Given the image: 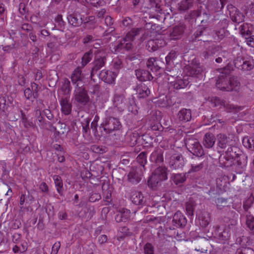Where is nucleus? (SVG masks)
<instances>
[{
    "label": "nucleus",
    "mask_w": 254,
    "mask_h": 254,
    "mask_svg": "<svg viewBox=\"0 0 254 254\" xmlns=\"http://www.w3.org/2000/svg\"><path fill=\"white\" fill-rule=\"evenodd\" d=\"M167 168L165 166L157 168L148 180V186L152 189L155 188L163 181L167 179Z\"/></svg>",
    "instance_id": "nucleus-1"
},
{
    "label": "nucleus",
    "mask_w": 254,
    "mask_h": 254,
    "mask_svg": "<svg viewBox=\"0 0 254 254\" xmlns=\"http://www.w3.org/2000/svg\"><path fill=\"white\" fill-rule=\"evenodd\" d=\"M94 59L92 63L90 76L92 78L97 72L105 66L107 62V54L104 50H97L94 52Z\"/></svg>",
    "instance_id": "nucleus-2"
},
{
    "label": "nucleus",
    "mask_w": 254,
    "mask_h": 254,
    "mask_svg": "<svg viewBox=\"0 0 254 254\" xmlns=\"http://www.w3.org/2000/svg\"><path fill=\"white\" fill-rule=\"evenodd\" d=\"M121 127L122 125L119 119L111 116L106 117L100 126V127L103 128L106 134L118 130Z\"/></svg>",
    "instance_id": "nucleus-3"
},
{
    "label": "nucleus",
    "mask_w": 254,
    "mask_h": 254,
    "mask_svg": "<svg viewBox=\"0 0 254 254\" xmlns=\"http://www.w3.org/2000/svg\"><path fill=\"white\" fill-rule=\"evenodd\" d=\"M188 150L195 156H202L204 151L202 146L197 139L194 138H187L185 140Z\"/></svg>",
    "instance_id": "nucleus-4"
},
{
    "label": "nucleus",
    "mask_w": 254,
    "mask_h": 254,
    "mask_svg": "<svg viewBox=\"0 0 254 254\" xmlns=\"http://www.w3.org/2000/svg\"><path fill=\"white\" fill-rule=\"evenodd\" d=\"M74 94L75 100L80 104L85 105L89 101V97L85 88L79 86L78 84L75 87Z\"/></svg>",
    "instance_id": "nucleus-5"
},
{
    "label": "nucleus",
    "mask_w": 254,
    "mask_h": 254,
    "mask_svg": "<svg viewBox=\"0 0 254 254\" xmlns=\"http://www.w3.org/2000/svg\"><path fill=\"white\" fill-rule=\"evenodd\" d=\"M229 210L227 211V214L223 217L224 222L228 224V227L229 229L233 231L236 230V225H237L238 214L234 210Z\"/></svg>",
    "instance_id": "nucleus-6"
},
{
    "label": "nucleus",
    "mask_w": 254,
    "mask_h": 254,
    "mask_svg": "<svg viewBox=\"0 0 254 254\" xmlns=\"http://www.w3.org/2000/svg\"><path fill=\"white\" fill-rule=\"evenodd\" d=\"M225 68L223 69L222 74L219 76L218 79L216 80V85L221 90L231 91H232V88L229 87L230 85L228 83L229 79L226 75L227 72L225 71Z\"/></svg>",
    "instance_id": "nucleus-7"
},
{
    "label": "nucleus",
    "mask_w": 254,
    "mask_h": 254,
    "mask_svg": "<svg viewBox=\"0 0 254 254\" xmlns=\"http://www.w3.org/2000/svg\"><path fill=\"white\" fill-rule=\"evenodd\" d=\"M141 177V168L132 167L127 175V180L132 184H137L140 181Z\"/></svg>",
    "instance_id": "nucleus-8"
},
{
    "label": "nucleus",
    "mask_w": 254,
    "mask_h": 254,
    "mask_svg": "<svg viewBox=\"0 0 254 254\" xmlns=\"http://www.w3.org/2000/svg\"><path fill=\"white\" fill-rule=\"evenodd\" d=\"M186 70L188 75L197 76L203 72V67L200 65V63L192 61L190 65L186 66Z\"/></svg>",
    "instance_id": "nucleus-9"
},
{
    "label": "nucleus",
    "mask_w": 254,
    "mask_h": 254,
    "mask_svg": "<svg viewBox=\"0 0 254 254\" xmlns=\"http://www.w3.org/2000/svg\"><path fill=\"white\" fill-rule=\"evenodd\" d=\"M186 26L183 23H180L173 27L169 31V36L171 40L180 39L183 34Z\"/></svg>",
    "instance_id": "nucleus-10"
},
{
    "label": "nucleus",
    "mask_w": 254,
    "mask_h": 254,
    "mask_svg": "<svg viewBox=\"0 0 254 254\" xmlns=\"http://www.w3.org/2000/svg\"><path fill=\"white\" fill-rule=\"evenodd\" d=\"M184 164L185 161L182 154H175L171 156L169 165L172 169H181L184 166Z\"/></svg>",
    "instance_id": "nucleus-11"
},
{
    "label": "nucleus",
    "mask_w": 254,
    "mask_h": 254,
    "mask_svg": "<svg viewBox=\"0 0 254 254\" xmlns=\"http://www.w3.org/2000/svg\"><path fill=\"white\" fill-rule=\"evenodd\" d=\"M232 140L230 138L224 133H219L217 135L216 142L218 148L224 149L230 146Z\"/></svg>",
    "instance_id": "nucleus-12"
},
{
    "label": "nucleus",
    "mask_w": 254,
    "mask_h": 254,
    "mask_svg": "<svg viewBox=\"0 0 254 254\" xmlns=\"http://www.w3.org/2000/svg\"><path fill=\"white\" fill-rule=\"evenodd\" d=\"M117 76L116 72L110 70H102L99 74V77L102 80L109 84L114 83Z\"/></svg>",
    "instance_id": "nucleus-13"
},
{
    "label": "nucleus",
    "mask_w": 254,
    "mask_h": 254,
    "mask_svg": "<svg viewBox=\"0 0 254 254\" xmlns=\"http://www.w3.org/2000/svg\"><path fill=\"white\" fill-rule=\"evenodd\" d=\"M204 157L202 156H195L192 157L190 160L191 172H197L203 168Z\"/></svg>",
    "instance_id": "nucleus-14"
},
{
    "label": "nucleus",
    "mask_w": 254,
    "mask_h": 254,
    "mask_svg": "<svg viewBox=\"0 0 254 254\" xmlns=\"http://www.w3.org/2000/svg\"><path fill=\"white\" fill-rule=\"evenodd\" d=\"M187 222V219L180 211H178L175 213L172 220L174 226L183 228L186 226Z\"/></svg>",
    "instance_id": "nucleus-15"
},
{
    "label": "nucleus",
    "mask_w": 254,
    "mask_h": 254,
    "mask_svg": "<svg viewBox=\"0 0 254 254\" xmlns=\"http://www.w3.org/2000/svg\"><path fill=\"white\" fill-rule=\"evenodd\" d=\"M60 102L62 113L65 115L70 114L71 111L72 105L69 102V96H63Z\"/></svg>",
    "instance_id": "nucleus-16"
},
{
    "label": "nucleus",
    "mask_w": 254,
    "mask_h": 254,
    "mask_svg": "<svg viewBox=\"0 0 254 254\" xmlns=\"http://www.w3.org/2000/svg\"><path fill=\"white\" fill-rule=\"evenodd\" d=\"M162 62L159 60L154 58H151L148 60L146 63L147 67L152 72H158L161 68Z\"/></svg>",
    "instance_id": "nucleus-17"
},
{
    "label": "nucleus",
    "mask_w": 254,
    "mask_h": 254,
    "mask_svg": "<svg viewBox=\"0 0 254 254\" xmlns=\"http://www.w3.org/2000/svg\"><path fill=\"white\" fill-rule=\"evenodd\" d=\"M50 130L54 132L55 136L57 137L60 136L64 134L67 131L68 129L65 123H61L59 121L56 127L51 125Z\"/></svg>",
    "instance_id": "nucleus-18"
},
{
    "label": "nucleus",
    "mask_w": 254,
    "mask_h": 254,
    "mask_svg": "<svg viewBox=\"0 0 254 254\" xmlns=\"http://www.w3.org/2000/svg\"><path fill=\"white\" fill-rule=\"evenodd\" d=\"M163 150L159 148H155L154 151L151 153L150 160L156 164H159L164 161Z\"/></svg>",
    "instance_id": "nucleus-19"
},
{
    "label": "nucleus",
    "mask_w": 254,
    "mask_h": 254,
    "mask_svg": "<svg viewBox=\"0 0 254 254\" xmlns=\"http://www.w3.org/2000/svg\"><path fill=\"white\" fill-rule=\"evenodd\" d=\"M137 78L140 81H150L153 77L148 70L138 69L135 70Z\"/></svg>",
    "instance_id": "nucleus-20"
},
{
    "label": "nucleus",
    "mask_w": 254,
    "mask_h": 254,
    "mask_svg": "<svg viewBox=\"0 0 254 254\" xmlns=\"http://www.w3.org/2000/svg\"><path fill=\"white\" fill-rule=\"evenodd\" d=\"M177 118L179 121L186 123L191 119V112L190 109L183 108L177 114Z\"/></svg>",
    "instance_id": "nucleus-21"
},
{
    "label": "nucleus",
    "mask_w": 254,
    "mask_h": 254,
    "mask_svg": "<svg viewBox=\"0 0 254 254\" xmlns=\"http://www.w3.org/2000/svg\"><path fill=\"white\" fill-rule=\"evenodd\" d=\"M218 50V46H209L202 53V55L204 59L212 60L216 57V55H218L217 53Z\"/></svg>",
    "instance_id": "nucleus-22"
},
{
    "label": "nucleus",
    "mask_w": 254,
    "mask_h": 254,
    "mask_svg": "<svg viewBox=\"0 0 254 254\" xmlns=\"http://www.w3.org/2000/svg\"><path fill=\"white\" fill-rule=\"evenodd\" d=\"M216 141V138L214 134L210 132H207L203 137L202 143L205 147L210 148L214 146Z\"/></svg>",
    "instance_id": "nucleus-23"
},
{
    "label": "nucleus",
    "mask_w": 254,
    "mask_h": 254,
    "mask_svg": "<svg viewBox=\"0 0 254 254\" xmlns=\"http://www.w3.org/2000/svg\"><path fill=\"white\" fill-rule=\"evenodd\" d=\"M227 147V150L223 153L226 156L230 157L234 160L239 157H241V155L240 154L241 151L238 148L234 146H232L231 144Z\"/></svg>",
    "instance_id": "nucleus-24"
},
{
    "label": "nucleus",
    "mask_w": 254,
    "mask_h": 254,
    "mask_svg": "<svg viewBox=\"0 0 254 254\" xmlns=\"http://www.w3.org/2000/svg\"><path fill=\"white\" fill-rule=\"evenodd\" d=\"M136 94L139 98H145L148 96L150 92L148 87L144 84H140L136 86Z\"/></svg>",
    "instance_id": "nucleus-25"
},
{
    "label": "nucleus",
    "mask_w": 254,
    "mask_h": 254,
    "mask_svg": "<svg viewBox=\"0 0 254 254\" xmlns=\"http://www.w3.org/2000/svg\"><path fill=\"white\" fill-rule=\"evenodd\" d=\"M234 159L222 153L219 158V162L221 167H229L234 164Z\"/></svg>",
    "instance_id": "nucleus-26"
},
{
    "label": "nucleus",
    "mask_w": 254,
    "mask_h": 254,
    "mask_svg": "<svg viewBox=\"0 0 254 254\" xmlns=\"http://www.w3.org/2000/svg\"><path fill=\"white\" fill-rule=\"evenodd\" d=\"M165 44V42L161 39H156L150 41L147 44L148 50L150 51H155L159 48L163 47Z\"/></svg>",
    "instance_id": "nucleus-27"
},
{
    "label": "nucleus",
    "mask_w": 254,
    "mask_h": 254,
    "mask_svg": "<svg viewBox=\"0 0 254 254\" xmlns=\"http://www.w3.org/2000/svg\"><path fill=\"white\" fill-rule=\"evenodd\" d=\"M132 47V43L128 42V40L126 39V36L121 41V42L116 46L115 52H120L123 49L128 51Z\"/></svg>",
    "instance_id": "nucleus-28"
},
{
    "label": "nucleus",
    "mask_w": 254,
    "mask_h": 254,
    "mask_svg": "<svg viewBox=\"0 0 254 254\" xmlns=\"http://www.w3.org/2000/svg\"><path fill=\"white\" fill-rule=\"evenodd\" d=\"M37 103L39 104V105L35 109V114L37 116L36 121L39 122V126H42L44 123V118L41 115V109L44 106L43 101L41 99H39L36 101Z\"/></svg>",
    "instance_id": "nucleus-29"
},
{
    "label": "nucleus",
    "mask_w": 254,
    "mask_h": 254,
    "mask_svg": "<svg viewBox=\"0 0 254 254\" xmlns=\"http://www.w3.org/2000/svg\"><path fill=\"white\" fill-rule=\"evenodd\" d=\"M170 179L176 185L181 186L186 181V174H174L172 175Z\"/></svg>",
    "instance_id": "nucleus-30"
},
{
    "label": "nucleus",
    "mask_w": 254,
    "mask_h": 254,
    "mask_svg": "<svg viewBox=\"0 0 254 254\" xmlns=\"http://www.w3.org/2000/svg\"><path fill=\"white\" fill-rule=\"evenodd\" d=\"M144 29L141 27L132 28L126 34V39L128 40V42L131 43L134 40L135 37L139 35L141 33H142Z\"/></svg>",
    "instance_id": "nucleus-31"
},
{
    "label": "nucleus",
    "mask_w": 254,
    "mask_h": 254,
    "mask_svg": "<svg viewBox=\"0 0 254 254\" xmlns=\"http://www.w3.org/2000/svg\"><path fill=\"white\" fill-rule=\"evenodd\" d=\"M83 77L81 69L79 67L76 68L71 75V81L73 84H76V85L77 84L79 85L78 82L81 81Z\"/></svg>",
    "instance_id": "nucleus-32"
},
{
    "label": "nucleus",
    "mask_w": 254,
    "mask_h": 254,
    "mask_svg": "<svg viewBox=\"0 0 254 254\" xmlns=\"http://www.w3.org/2000/svg\"><path fill=\"white\" fill-rule=\"evenodd\" d=\"M131 200L136 205H143L145 202L142 194L139 191H135L132 193Z\"/></svg>",
    "instance_id": "nucleus-33"
},
{
    "label": "nucleus",
    "mask_w": 254,
    "mask_h": 254,
    "mask_svg": "<svg viewBox=\"0 0 254 254\" xmlns=\"http://www.w3.org/2000/svg\"><path fill=\"white\" fill-rule=\"evenodd\" d=\"M61 90L64 94V96H69L71 92V87L70 82L67 78H64L62 82Z\"/></svg>",
    "instance_id": "nucleus-34"
},
{
    "label": "nucleus",
    "mask_w": 254,
    "mask_h": 254,
    "mask_svg": "<svg viewBox=\"0 0 254 254\" xmlns=\"http://www.w3.org/2000/svg\"><path fill=\"white\" fill-rule=\"evenodd\" d=\"M126 99L123 94H116L114 96V105L116 107H122L126 104Z\"/></svg>",
    "instance_id": "nucleus-35"
},
{
    "label": "nucleus",
    "mask_w": 254,
    "mask_h": 254,
    "mask_svg": "<svg viewBox=\"0 0 254 254\" xmlns=\"http://www.w3.org/2000/svg\"><path fill=\"white\" fill-rule=\"evenodd\" d=\"M53 179L57 187V191L61 195H62L63 193V183L61 177L58 175H54Z\"/></svg>",
    "instance_id": "nucleus-36"
},
{
    "label": "nucleus",
    "mask_w": 254,
    "mask_h": 254,
    "mask_svg": "<svg viewBox=\"0 0 254 254\" xmlns=\"http://www.w3.org/2000/svg\"><path fill=\"white\" fill-rule=\"evenodd\" d=\"M200 225L203 227H206L210 222V214L207 212L202 213L199 217Z\"/></svg>",
    "instance_id": "nucleus-37"
},
{
    "label": "nucleus",
    "mask_w": 254,
    "mask_h": 254,
    "mask_svg": "<svg viewBox=\"0 0 254 254\" xmlns=\"http://www.w3.org/2000/svg\"><path fill=\"white\" fill-rule=\"evenodd\" d=\"M224 108H225L226 112L228 113H233L234 114L238 113L243 109V108L241 106L234 105L227 102H226Z\"/></svg>",
    "instance_id": "nucleus-38"
},
{
    "label": "nucleus",
    "mask_w": 254,
    "mask_h": 254,
    "mask_svg": "<svg viewBox=\"0 0 254 254\" xmlns=\"http://www.w3.org/2000/svg\"><path fill=\"white\" fill-rule=\"evenodd\" d=\"M228 83H229V87L232 88V91H238L240 89L241 84L237 77H231L229 78Z\"/></svg>",
    "instance_id": "nucleus-39"
},
{
    "label": "nucleus",
    "mask_w": 254,
    "mask_h": 254,
    "mask_svg": "<svg viewBox=\"0 0 254 254\" xmlns=\"http://www.w3.org/2000/svg\"><path fill=\"white\" fill-rule=\"evenodd\" d=\"M68 22L73 26H78L83 22L82 18H78L74 14H70L67 16Z\"/></svg>",
    "instance_id": "nucleus-40"
},
{
    "label": "nucleus",
    "mask_w": 254,
    "mask_h": 254,
    "mask_svg": "<svg viewBox=\"0 0 254 254\" xmlns=\"http://www.w3.org/2000/svg\"><path fill=\"white\" fill-rule=\"evenodd\" d=\"M171 84H172L174 88L176 89H180L186 87L189 84V81L186 79L178 78L175 81L172 82Z\"/></svg>",
    "instance_id": "nucleus-41"
},
{
    "label": "nucleus",
    "mask_w": 254,
    "mask_h": 254,
    "mask_svg": "<svg viewBox=\"0 0 254 254\" xmlns=\"http://www.w3.org/2000/svg\"><path fill=\"white\" fill-rule=\"evenodd\" d=\"M112 65L113 67V72H116L117 74L119 70L123 67V64L122 60L118 58H114L112 62Z\"/></svg>",
    "instance_id": "nucleus-42"
},
{
    "label": "nucleus",
    "mask_w": 254,
    "mask_h": 254,
    "mask_svg": "<svg viewBox=\"0 0 254 254\" xmlns=\"http://www.w3.org/2000/svg\"><path fill=\"white\" fill-rule=\"evenodd\" d=\"M243 144L246 148L254 150V135L250 137H244L243 140Z\"/></svg>",
    "instance_id": "nucleus-43"
},
{
    "label": "nucleus",
    "mask_w": 254,
    "mask_h": 254,
    "mask_svg": "<svg viewBox=\"0 0 254 254\" xmlns=\"http://www.w3.org/2000/svg\"><path fill=\"white\" fill-rule=\"evenodd\" d=\"M246 223L247 227L254 234V217L250 213L246 215Z\"/></svg>",
    "instance_id": "nucleus-44"
},
{
    "label": "nucleus",
    "mask_w": 254,
    "mask_h": 254,
    "mask_svg": "<svg viewBox=\"0 0 254 254\" xmlns=\"http://www.w3.org/2000/svg\"><path fill=\"white\" fill-rule=\"evenodd\" d=\"M196 204L193 200H189L186 203V210L187 214L190 216H193Z\"/></svg>",
    "instance_id": "nucleus-45"
},
{
    "label": "nucleus",
    "mask_w": 254,
    "mask_h": 254,
    "mask_svg": "<svg viewBox=\"0 0 254 254\" xmlns=\"http://www.w3.org/2000/svg\"><path fill=\"white\" fill-rule=\"evenodd\" d=\"M192 3V0H182L179 3V9L182 11L187 10L191 6Z\"/></svg>",
    "instance_id": "nucleus-46"
},
{
    "label": "nucleus",
    "mask_w": 254,
    "mask_h": 254,
    "mask_svg": "<svg viewBox=\"0 0 254 254\" xmlns=\"http://www.w3.org/2000/svg\"><path fill=\"white\" fill-rule=\"evenodd\" d=\"M147 152H142L140 153L136 158L137 162L143 168L144 167L145 165L147 163Z\"/></svg>",
    "instance_id": "nucleus-47"
},
{
    "label": "nucleus",
    "mask_w": 254,
    "mask_h": 254,
    "mask_svg": "<svg viewBox=\"0 0 254 254\" xmlns=\"http://www.w3.org/2000/svg\"><path fill=\"white\" fill-rule=\"evenodd\" d=\"M92 52L90 50L85 53L82 58L81 64L83 66H85L92 59Z\"/></svg>",
    "instance_id": "nucleus-48"
},
{
    "label": "nucleus",
    "mask_w": 254,
    "mask_h": 254,
    "mask_svg": "<svg viewBox=\"0 0 254 254\" xmlns=\"http://www.w3.org/2000/svg\"><path fill=\"white\" fill-rule=\"evenodd\" d=\"M90 122V119L86 118L82 122V127L83 129V133L84 135L88 134L90 133L89 124Z\"/></svg>",
    "instance_id": "nucleus-49"
},
{
    "label": "nucleus",
    "mask_w": 254,
    "mask_h": 254,
    "mask_svg": "<svg viewBox=\"0 0 254 254\" xmlns=\"http://www.w3.org/2000/svg\"><path fill=\"white\" fill-rule=\"evenodd\" d=\"M211 102L214 105L215 107H218L219 108H221L222 107H224L226 102L221 100L218 97H215L211 99Z\"/></svg>",
    "instance_id": "nucleus-50"
},
{
    "label": "nucleus",
    "mask_w": 254,
    "mask_h": 254,
    "mask_svg": "<svg viewBox=\"0 0 254 254\" xmlns=\"http://www.w3.org/2000/svg\"><path fill=\"white\" fill-rule=\"evenodd\" d=\"M31 90L33 92V97L35 99H37L39 96L38 92L41 87L36 83L33 82L31 85Z\"/></svg>",
    "instance_id": "nucleus-51"
},
{
    "label": "nucleus",
    "mask_w": 254,
    "mask_h": 254,
    "mask_svg": "<svg viewBox=\"0 0 254 254\" xmlns=\"http://www.w3.org/2000/svg\"><path fill=\"white\" fill-rule=\"evenodd\" d=\"M254 202V197L250 196L244 202L243 207L245 211H247L252 206Z\"/></svg>",
    "instance_id": "nucleus-52"
},
{
    "label": "nucleus",
    "mask_w": 254,
    "mask_h": 254,
    "mask_svg": "<svg viewBox=\"0 0 254 254\" xmlns=\"http://www.w3.org/2000/svg\"><path fill=\"white\" fill-rule=\"evenodd\" d=\"M217 54L218 55H216V57H221L222 59H224L226 60V62H228L229 53L227 51L222 50L221 48L219 47V50L218 51Z\"/></svg>",
    "instance_id": "nucleus-53"
},
{
    "label": "nucleus",
    "mask_w": 254,
    "mask_h": 254,
    "mask_svg": "<svg viewBox=\"0 0 254 254\" xmlns=\"http://www.w3.org/2000/svg\"><path fill=\"white\" fill-rule=\"evenodd\" d=\"M240 33L243 36H245V37L250 35L251 31L249 29L248 24H243L240 26Z\"/></svg>",
    "instance_id": "nucleus-54"
},
{
    "label": "nucleus",
    "mask_w": 254,
    "mask_h": 254,
    "mask_svg": "<svg viewBox=\"0 0 254 254\" xmlns=\"http://www.w3.org/2000/svg\"><path fill=\"white\" fill-rule=\"evenodd\" d=\"M144 254H154V249L153 245L149 243H147L143 247Z\"/></svg>",
    "instance_id": "nucleus-55"
},
{
    "label": "nucleus",
    "mask_w": 254,
    "mask_h": 254,
    "mask_svg": "<svg viewBox=\"0 0 254 254\" xmlns=\"http://www.w3.org/2000/svg\"><path fill=\"white\" fill-rule=\"evenodd\" d=\"M236 254H254V250L251 248L237 249Z\"/></svg>",
    "instance_id": "nucleus-56"
},
{
    "label": "nucleus",
    "mask_w": 254,
    "mask_h": 254,
    "mask_svg": "<svg viewBox=\"0 0 254 254\" xmlns=\"http://www.w3.org/2000/svg\"><path fill=\"white\" fill-rule=\"evenodd\" d=\"M176 57L177 52L175 51H171L165 58L166 64H170L176 58Z\"/></svg>",
    "instance_id": "nucleus-57"
},
{
    "label": "nucleus",
    "mask_w": 254,
    "mask_h": 254,
    "mask_svg": "<svg viewBox=\"0 0 254 254\" xmlns=\"http://www.w3.org/2000/svg\"><path fill=\"white\" fill-rule=\"evenodd\" d=\"M130 153H126L121 155L120 158V162L123 165H127L130 162Z\"/></svg>",
    "instance_id": "nucleus-58"
},
{
    "label": "nucleus",
    "mask_w": 254,
    "mask_h": 254,
    "mask_svg": "<svg viewBox=\"0 0 254 254\" xmlns=\"http://www.w3.org/2000/svg\"><path fill=\"white\" fill-rule=\"evenodd\" d=\"M254 67V62L253 61H245L242 70H250Z\"/></svg>",
    "instance_id": "nucleus-59"
},
{
    "label": "nucleus",
    "mask_w": 254,
    "mask_h": 254,
    "mask_svg": "<svg viewBox=\"0 0 254 254\" xmlns=\"http://www.w3.org/2000/svg\"><path fill=\"white\" fill-rule=\"evenodd\" d=\"M245 61L244 59L241 58V57H238L236 58L234 61V64L235 66L238 68L242 69V67L243 66V64H244Z\"/></svg>",
    "instance_id": "nucleus-60"
},
{
    "label": "nucleus",
    "mask_w": 254,
    "mask_h": 254,
    "mask_svg": "<svg viewBox=\"0 0 254 254\" xmlns=\"http://www.w3.org/2000/svg\"><path fill=\"white\" fill-rule=\"evenodd\" d=\"M139 136L136 133H132L129 135L130 140L128 141L129 144L132 146L135 145L138 140Z\"/></svg>",
    "instance_id": "nucleus-61"
},
{
    "label": "nucleus",
    "mask_w": 254,
    "mask_h": 254,
    "mask_svg": "<svg viewBox=\"0 0 254 254\" xmlns=\"http://www.w3.org/2000/svg\"><path fill=\"white\" fill-rule=\"evenodd\" d=\"M227 199L223 198H218L216 201V203L218 208L221 209L223 207L227 205Z\"/></svg>",
    "instance_id": "nucleus-62"
},
{
    "label": "nucleus",
    "mask_w": 254,
    "mask_h": 254,
    "mask_svg": "<svg viewBox=\"0 0 254 254\" xmlns=\"http://www.w3.org/2000/svg\"><path fill=\"white\" fill-rule=\"evenodd\" d=\"M230 236V233L229 231L224 230L222 232L219 234L218 237L220 239L222 240H226L229 238Z\"/></svg>",
    "instance_id": "nucleus-63"
},
{
    "label": "nucleus",
    "mask_w": 254,
    "mask_h": 254,
    "mask_svg": "<svg viewBox=\"0 0 254 254\" xmlns=\"http://www.w3.org/2000/svg\"><path fill=\"white\" fill-rule=\"evenodd\" d=\"M7 109L6 98L5 97H0V110L4 112Z\"/></svg>",
    "instance_id": "nucleus-64"
}]
</instances>
